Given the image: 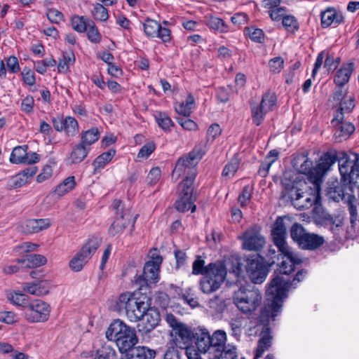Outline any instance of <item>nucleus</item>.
Segmentation results:
<instances>
[{
	"label": "nucleus",
	"instance_id": "37",
	"mask_svg": "<svg viewBox=\"0 0 359 359\" xmlns=\"http://www.w3.org/2000/svg\"><path fill=\"white\" fill-rule=\"evenodd\" d=\"M94 359H117V357L115 350L104 344L95 351Z\"/></svg>",
	"mask_w": 359,
	"mask_h": 359
},
{
	"label": "nucleus",
	"instance_id": "62",
	"mask_svg": "<svg viewBox=\"0 0 359 359\" xmlns=\"http://www.w3.org/2000/svg\"><path fill=\"white\" fill-rule=\"evenodd\" d=\"M6 65L11 73H17L20 71L18 60L15 56H10L6 60Z\"/></svg>",
	"mask_w": 359,
	"mask_h": 359
},
{
	"label": "nucleus",
	"instance_id": "41",
	"mask_svg": "<svg viewBox=\"0 0 359 359\" xmlns=\"http://www.w3.org/2000/svg\"><path fill=\"white\" fill-rule=\"evenodd\" d=\"M154 118L158 126L165 131L170 130V128L174 125L171 118L165 113L156 111L154 114Z\"/></svg>",
	"mask_w": 359,
	"mask_h": 359
},
{
	"label": "nucleus",
	"instance_id": "7",
	"mask_svg": "<svg viewBox=\"0 0 359 359\" xmlns=\"http://www.w3.org/2000/svg\"><path fill=\"white\" fill-rule=\"evenodd\" d=\"M204 152L201 148H195L186 156L180 158L176 162L172 175L177 178L186 175L180 184H193L196 176V166L202 158Z\"/></svg>",
	"mask_w": 359,
	"mask_h": 359
},
{
	"label": "nucleus",
	"instance_id": "27",
	"mask_svg": "<svg viewBox=\"0 0 359 359\" xmlns=\"http://www.w3.org/2000/svg\"><path fill=\"white\" fill-rule=\"evenodd\" d=\"M295 165L298 170L306 175L310 182V175H315L314 168H313V162L305 156H300L295 160Z\"/></svg>",
	"mask_w": 359,
	"mask_h": 359
},
{
	"label": "nucleus",
	"instance_id": "31",
	"mask_svg": "<svg viewBox=\"0 0 359 359\" xmlns=\"http://www.w3.org/2000/svg\"><path fill=\"white\" fill-rule=\"evenodd\" d=\"M91 20L86 16H79L74 15L71 18V25L74 30L79 33H83L87 31L88 26Z\"/></svg>",
	"mask_w": 359,
	"mask_h": 359
},
{
	"label": "nucleus",
	"instance_id": "20",
	"mask_svg": "<svg viewBox=\"0 0 359 359\" xmlns=\"http://www.w3.org/2000/svg\"><path fill=\"white\" fill-rule=\"evenodd\" d=\"M141 320L143 321V327L142 329L140 328L139 330L140 332H143L145 334L150 332L159 323V312L154 308H150L149 306L146 313L144 314V316H142Z\"/></svg>",
	"mask_w": 359,
	"mask_h": 359
},
{
	"label": "nucleus",
	"instance_id": "1",
	"mask_svg": "<svg viewBox=\"0 0 359 359\" xmlns=\"http://www.w3.org/2000/svg\"><path fill=\"white\" fill-rule=\"evenodd\" d=\"M306 274L305 270L298 271L292 283L285 280L281 276H277L272 279L266 291V302L258 313L254 312L261 304L262 299L261 293L255 286L250 289L248 288L249 330L251 332L254 330V334H259L260 336L254 359L261 358L271 346L273 337L269 325V320H274L275 317L280 314L283 300L287 297L289 288L302 281ZM250 334L253 333L251 332Z\"/></svg>",
	"mask_w": 359,
	"mask_h": 359
},
{
	"label": "nucleus",
	"instance_id": "46",
	"mask_svg": "<svg viewBox=\"0 0 359 359\" xmlns=\"http://www.w3.org/2000/svg\"><path fill=\"white\" fill-rule=\"evenodd\" d=\"M307 233L304 227L297 223L294 224L290 229V235L294 241L299 245L300 241L303 240L304 236Z\"/></svg>",
	"mask_w": 359,
	"mask_h": 359
},
{
	"label": "nucleus",
	"instance_id": "48",
	"mask_svg": "<svg viewBox=\"0 0 359 359\" xmlns=\"http://www.w3.org/2000/svg\"><path fill=\"white\" fill-rule=\"evenodd\" d=\"M88 28L87 36L88 40L93 43H99L101 41L102 36L93 21L90 22Z\"/></svg>",
	"mask_w": 359,
	"mask_h": 359
},
{
	"label": "nucleus",
	"instance_id": "44",
	"mask_svg": "<svg viewBox=\"0 0 359 359\" xmlns=\"http://www.w3.org/2000/svg\"><path fill=\"white\" fill-rule=\"evenodd\" d=\"M88 260V259L86 257V255H83V254L79 252L69 262V266L73 271H79L83 269Z\"/></svg>",
	"mask_w": 359,
	"mask_h": 359
},
{
	"label": "nucleus",
	"instance_id": "39",
	"mask_svg": "<svg viewBox=\"0 0 359 359\" xmlns=\"http://www.w3.org/2000/svg\"><path fill=\"white\" fill-rule=\"evenodd\" d=\"M27 148V145L15 147L11 152L10 161L15 164L24 163Z\"/></svg>",
	"mask_w": 359,
	"mask_h": 359
},
{
	"label": "nucleus",
	"instance_id": "15",
	"mask_svg": "<svg viewBox=\"0 0 359 359\" xmlns=\"http://www.w3.org/2000/svg\"><path fill=\"white\" fill-rule=\"evenodd\" d=\"M161 266L147 262L142 274L135 280L136 284L140 287L150 284H155L159 280V272Z\"/></svg>",
	"mask_w": 359,
	"mask_h": 359
},
{
	"label": "nucleus",
	"instance_id": "33",
	"mask_svg": "<svg viewBox=\"0 0 359 359\" xmlns=\"http://www.w3.org/2000/svg\"><path fill=\"white\" fill-rule=\"evenodd\" d=\"M100 137V132L97 128H90L81 133V142L83 146L90 147V146L96 142Z\"/></svg>",
	"mask_w": 359,
	"mask_h": 359
},
{
	"label": "nucleus",
	"instance_id": "42",
	"mask_svg": "<svg viewBox=\"0 0 359 359\" xmlns=\"http://www.w3.org/2000/svg\"><path fill=\"white\" fill-rule=\"evenodd\" d=\"M75 56L73 53H65L62 55V59L60 60L57 65L58 72L60 73L67 72L69 65L74 64Z\"/></svg>",
	"mask_w": 359,
	"mask_h": 359
},
{
	"label": "nucleus",
	"instance_id": "11",
	"mask_svg": "<svg viewBox=\"0 0 359 359\" xmlns=\"http://www.w3.org/2000/svg\"><path fill=\"white\" fill-rule=\"evenodd\" d=\"M269 269L264 258L255 253L248 257V277L254 284H261L266 278Z\"/></svg>",
	"mask_w": 359,
	"mask_h": 359
},
{
	"label": "nucleus",
	"instance_id": "9",
	"mask_svg": "<svg viewBox=\"0 0 359 359\" xmlns=\"http://www.w3.org/2000/svg\"><path fill=\"white\" fill-rule=\"evenodd\" d=\"M339 170L341 180L345 184H348L351 189H359V157L357 154L348 156L341 154L338 159Z\"/></svg>",
	"mask_w": 359,
	"mask_h": 359
},
{
	"label": "nucleus",
	"instance_id": "28",
	"mask_svg": "<svg viewBox=\"0 0 359 359\" xmlns=\"http://www.w3.org/2000/svg\"><path fill=\"white\" fill-rule=\"evenodd\" d=\"M115 154L116 151L114 149H109L98 156L92 163L94 168V173L104 168V166L111 161Z\"/></svg>",
	"mask_w": 359,
	"mask_h": 359
},
{
	"label": "nucleus",
	"instance_id": "36",
	"mask_svg": "<svg viewBox=\"0 0 359 359\" xmlns=\"http://www.w3.org/2000/svg\"><path fill=\"white\" fill-rule=\"evenodd\" d=\"M6 297L12 304L17 306L26 308L27 305L29 303L28 302V297L19 291L8 292Z\"/></svg>",
	"mask_w": 359,
	"mask_h": 359
},
{
	"label": "nucleus",
	"instance_id": "56",
	"mask_svg": "<svg viewBox=\"0 0 359 359\" xmlns=\"http://www.w3.org/2000/svg\"><path fill=\"white\" fill-rule=\"evenodd\" d=\"M248 36L255 42L262 43L264 39V34L261 29L248 27Z\"/></svg>",
	"mask_w": 359,
	"mask_h": 359
},
{
	"label": "nucleus",
	"instance_id": "3",
	"mask_svg": "<svg viewBox=\"0 0 359 359\" xmlns=\"http://www.w3.org/2000/svg\"><path fill=\"white\" fill-rule=\"evenodd\" d=\"M311 184L309 187L306 182L296 183L287 190V195L296 209H308L320 200V186L315 182Z\"/></svg>",
	"mask_w": 359,
	"mask_h": 359
},
{
	"label": "nucleus",
	"instance_id": "45",
	"mask_svg": "<svg viewBox=\"0 0 359 359\" xmlns=\"http://www.w3.org/2000/svg\"><path fill=\"white\" fill-rule=\"evenodd\" d=\"M160 28V24L156 20L147 19L144 23V33L149 37H155Z\"/></svg>",
	"mask_w": 359,
	"mask_h": 359
},
{
	"label": "nucleus",
	"instance_id": "32",
	"mask_svg": "<svg viewBox=\"0 0 359 359\" xmlns=\"http://www.w3.org/2000/svg\"><path fill=\"white\" fill-rule=\"evenodd\" d=\"M102 242L101 238L98 237H93L88 240V241L83 245L80 252L86 255V257L89 259L92 255L94 254Z\"/></svg>",
	"mask_w": 359,
	"mask_h": 359
},
{
	"label": "nucleus",
	"instance_id": "22",
	"mask_svg": "<svg viewBox=\"0 0 359 359\" xmlns=\"http://www.w3.org/2000/svg\"><path fill=\"white\" fill-rule=\"evenodd\" d=\"M51 225V220L46 219H30L23 224L24 230L29 233H38L45 230Z\"/></svg>",
	"mask_w": 359,
	"mask_h": 359
},
{
	"label": "nucleus",
	"instance_id": "25",
	"mask_svg": "<svg viewBox=\"0 0 359 359\" xmlns=\"http://www.w3.org/2000/svg\"><path fill=\"white\" fill-rule=\"evenodd\" d=\"M324 243V239L315 233H307L303 240L300 241L299 246L302 249L306 250H315L322 245Z\"/></svg>",
	"mask_w": 359,
	"mask_h": 359
},
{
	"label": "nucleus",
	"instance_id": "24",
	"mask_svg": "<svg viewBox=\"0 0 359 359\" xmlns=\"http://www.w3.org/2000/svg\"><path fill=\"white\" fill-rule=\"evenodd\" d=\"M90 147L83 146L80 142L76 144L72 149L69 161L72 164H78L82 162L88 156Z\"/></svg>",
	"mask_w": 359,
	"mask_h": 359
},
{
	"label": "nucleus",
	"instance_id": "10",
	"mask_svg": "<svg viewBox=\"0 0 359 359\" xmlns=\"http://www.w3.org/2000/svg\"><path fill=\"white\" fill-rule=\"evenodd\" d=\"M247 266L243 265L241 259L236 257L232 260L231 272L238 278L237 282L241 285L239 289L234 292L233 303L243 313H247V288L245 280Z\"/></svg>",
	"mask_w": 359,
	"mask_h": 359
},
{
	"label": "nucleus",
	"instance_id": "19",
	"mask_svg": "<svg viewBox=\"0 0 359 359\" xmlns=\"http://www.w3.org/2000/svg\"><path fill=\"white\" fill-rule=\"evenodd\" d=\"M282 255L283 261L279 265V271L282 274H289L292 272L294 269L296 264H299L302 262L301 258L298 257L297 255L292 250H289V253L280 252Z\"/></svg>",
	"mask_w": 359,
	"mask_h": 359
},
{
	"label": "nucleus",
	"instance_id": "51",
	"mask_svg": "<svg viewBox=\"0 0 359 359\" xmlns=\"http://www.w3.org/2000/svg\"><path fill=\"white\" fill-rule=\"evenodd\" d=\"M266 114V112L264 111V110H262V108L259 107V106H253L252 107V122L255 125L259 126L261 124V123L262 122Z\"/></svg>",
	"mask_w": 359,
	"mask_h": 359
},
{
	"label": "nucleus",
	"instance_id": "38",
	"mask_svg": "<svg viewBox=\"0 0 359 359\" xmlns=\"http://www.w3.org/2000/svg\"><path fill=\"white\" fill-rule=\"evenodd\" d=\"M75 184L74 176L68 177L56 187L55 193L58 196H62L72 190L74 188Z\"/></svg>",
	"mask_w": 359,
	"mask_h": 359
},
{
	"label": "nucleus",
	"instance_id": "61",
	"mask_svg": "<svg viewBox=\"0 0 359 359\" xmlns=\"http://www.w3.org/2000/svg\"><path fill=\"white\" fill-rule=\"evenodd\" d=\"M284 61L280 57H275L270 60L269 67L273 73H278L283 67Z\"/></svg>",
	"mask_w": 359,
	"mask_h": 359
},
{
	"label": "nucleus",
	"instance_id": "21",
	"mask_svg": "<svg viewBox=\"0 0 359 359\" xmlns=\"http://www.w3.org/2000/svg\"><path fill=\"white\" fill-rule=\"evenodd\" d=\"M260 226H255L248 231V250L259 251L265 245V239L260 234Z\"/></svg>",
	"mask_w": 359,
	"mask_h": 359
},
{
	"label": "nucleus",
	"instance_id": "16",
	"mask_svg": "<svg viewBox=\"0 0 359 359\" xmlns=\"http://www.w3.org/2000/svg\"><path fill=\"white\" fill-rule=\"evenodd\" d=\"M116 219L109 229V233L113 236L122 232L130 223L133 226L136 219V216L133 217L129 208L124 212H116Z\"/></svg>",
	"mask_w": 359,
	"mask_h": 359
},
{
	"label": "nucleus",
	"instance_id": "14",
	"mask_svg": "<svg viewBox=\"0 0 359 359\" xmlns=\"http://www.w3.org/2000/svg\"><path fill=\"white\" fill-rule=\"evenodd\" d=\"M271 236L274 244L278 248V251L289 253V250L291 248L285 242L287 231L282 217H278L276 219L272 229Z\"/></svg>",
	"mask_w": 359,
	"mask_h": 359
},
{
	"label": "nucleus",
	"instance_id": "12",
	"mask_svg": "<svg viewBox=\"0 0 359 359\" xmlns=\"http://www.w3.org/2000/svg\"><path fill=\"white\" fill-rule=\"evenodd\" d=\"M50 312L49 304L41 299H35L27 305L25 316L31 323L45 322L48 320Z\"/></svg>",
	"mask_w": 359,
	"mask_h": 359
},
{
	"label": "nucleus",
	"instance_id": "59",
	"mask_svg": "<svg viewBox=\"0 0 359 359\" xmlns=\"http://www.w3.org/2000/svg\"><path fill=\"white\" fill-rule=\"evenodd\" d=\"M188 117L189 116L177 118V121L178 123L185 130H194L196 129V123L194 121L188 118Z\"/></svg>",
	"mask_w": 359,
	"mask_h": 359
},
{
	"label": "nucleus",
	"instance_id": "47",
	"mask_svg": "<svg viewBox=\"0 0 359 359\" xmlns=\"http://www.w3.org/2000/svg\"><path fill=\"white\" fill-rule=\"evenodd\" d=\"M239 166V160L237 158H233L231 161L226 165L222 172V177L226 178L232 177L235 172L237 171Z\"/></svg>",
	"mask_w": 359,
	"mask_h": 359
},
{
	"label": "nucleus",
	"instance_id": "4",
	"mask_svg": "<svg viewBox=\"0 0 359 359\" xmlns=\"http://www.w3.org/2000/svg\"><path fill=\"white\" fill-rule=\"evenodd\" d=\"M106 337L116 343L121 353L128 352L138 342L135 329L119 319L109 325L106 331Z\"/></svg>",
	"mask_w": 359,
	"mask_h": 359
},
{
	"label": "nucleus",
	"instance_id": "49",
	"mask_svg": "<svg viewBox=\"0 0 359 359\" xmlns=\"http://www.w3.org/2000/svg\"><path fill=\"white\" fill-rule=\"evenodd\" d=\"M92 15L96 20L106 21L109 18L107 9L100 4L94 6Z\"/></svg>",
	"mask_w": 359,
	"mask_h": 359
},
{
	"label": "nucleus",
	"instance_id": "23",
	"mask_svg": "<svg viewBox=\"0 0 359 359\" xmlns=\"http://www.w3.org/2000/svg\"><path fill=\"white\" fill-rule=\"evenodd\" d=\"M344 21L341 13L334 8H327L321 13V23L323 27H327L332 25H338Z\"/></svg>",
	"mask_w": 359,
	"mask_h": 359
},
{
	"label": "nucleus",
	"instance_id": "54",
	"mask_svg": "<svg viewBox=\"0 0 359 359\" xmlns=\"http://www.w3.org/2000/svg\"><path fill=\"white\" fill-rule=\"evenodd\" d=\"M161 170L158 167L153 168L147 177V184L150 185L156 184L160 180Z\"/></svg>",
	"mask_w": 359,
	"mask_h": 359
},
{
	"label": "nucleus",
	"instance_id": "26",
	"mask_svg": "<svg viewBox=\"0 0 359 359\" xmlns=\"http://www.w3.org/2000/svg\"><path fill=\"white\" fill-rule=\"evenodd\" d=\"M334 138L337 142H342L350 137L355 131V126L349 121L343 122L341 124L335 127Z\"/></svg>",
	"mask_w": 359,
	"mask_h": 359
},
{
	"label": "nucleus",
	"instance_id": "8",
	"mask_svg": "<svg viewBox=\"0 0 359 359\" xmlns=\"http://www.w3.org/2000/svg\"><path fill=\"white\" fill-rule=\"evenodd\" d=\"M208 269L199 280V287L203 293L210 294L221 287L226 278L227 270L222 262L210 263Z\"/></svg>",
	"mask_w": 359,
	"mask_h": 359
},
{
	"label": "nucleus",
	"instance_id": "40",
	"mask_svg": "<svg viewBox=\"0 0 359 359\" xmlns=\"http://www.w3.org/2000/svg\"><path fill=\"white\" fill-rule=\"evenodd\" d=\"M63 130L67 135L73 137L79 132V123L72 116H67L64 118Z\"/></svg>",
	"mask_w": 359,
	"mask_h": 359
},
{
	"label": "nucleus",
	"instance_id": "50",
	"mask_svg": "<svg viewBox=\"0 0 359 359\" xmlns=\"http://www.w3.org/2000/svg\"><path fill=\"white\" fill-rule=\"evenodd\" d=\"M37 169L35 166L28 167L22 170L17 176L20 179L19 186H22L27 182V180L33 177L36 173Z\"/></svg>",
	"mask_w": 359,
	"mask_h": 359
},
{
	"label": "nucleus",
	"instance_id": "6",
	"mask_svg": "<svg viewBox=\"0 0 359 359\" xmlns=\"http://www.w3.org/2000/svg\"><path fill=\"white\" fill-rule=\"evenodd\" d=\"M226 332L222 330H215L203 354L208 355V359H237L236 348L231 345L226 346Z\"/></svg>",
	"mask_w": 359,
	"mask_h": 359
},
{
	"label": "nucleus",
	"instance_id": "18",
	"mask_svg": "<svg viewBox=\"0 0 359 359\" xmlns=\"http://www.w3.org/2000/svg\"><path fill=\"white\" fill-rule=\"evenodd\" d=\"M313 216L319 222L330 225L332 231L334 230V226L337 228L341 226L342 223L339 218L333 217L325 210L319 203V201L314 205Z\"/></svg>",
	"mask_w": 359,
	"mask_h": 359
},
{
	"label": "nucleus",
	"instance_id": "34",
	"mask_svg": "<svg viewBox=\"0 0 359 359\" xmlns=\"http://www.w3.org/2000/svg\"><path fill=\"white\" fill-rule=\"evenodd\" d=\"M276 94L273 92L268 91L262 96L259 107L262 108V110L268 113L273 110L276 107Z\"/></svg>",
	"mask_w": 359,
	"mask_h": 359
},
{
	"label": "nucleus",
	"instance_id": "43",
	"mask_svg": "<svg viewBox=\"0 0 359 359\" xmlns=\"http://www.w3.org/2000/svg\"><path fill=\"white\" fill-rule=\"evenodd\" d=\"M209 264L205 266V261L201 257L197 256L192 264V274L202 275L203 276L207 273Z\"/></svg>",
	"mask_w": 359,
	"mask_h": 359
},
{
	"label": "nucleus",
	"instance_id": "13",
	"mask_svg": "<svg viewBox=\"0 0 359 359\" xmlns=\"http://www.w3.org/2000/svg\"><path fill=\"white\" fill-rule=\"evenodd\" d=\"M180 193L175 202L176 209L179 212H184L191 210V212L196 210L194 205L195 198L193 196V184H180Z\"/></svg>",
	"mask_w": 359,
	"mask_h": 359
},
{
	"label": "nucleus",
	"instance_id": "5",
	"mask_svg": "<svg viewBox=\"0 0 359 359\" xmlns=\"http://www.w3.org/2000/svg\"><path fill=\"white\" fill-rule=\"evenodd\" d=\"M145 294L137 292H125L118 297L116 305L119 310L125 311L127 318L130 322H137L146 313L149 304Z\"/></svg>",
	"mask_w": 359,
	"mask_h": 359
},
{
	"label": "nucleus",
	"instance_id": "57",
	"mask_svg": "<svg viewBox=\"0 0 359 359\" xmlns=\"http://www.w3.org/2000/svg\"><path fill=\"white\" fill-rule=\"evenodd\" d=\"M231 88L229 86L219 87L217 90V97L221 102H226L229 101Z\"/></svg>",
	"mask_w": 359,
	"mask_h": 359
},
{
	"label": "nucleus",
	"instance_id": "53",
	"mask_svg": "<svg viewBox=\"0 0 359 359\" xmlns=\"http://www.w3.org/2000/svg\"><path fill=\"white\" fill-rule=\"evenodd\" d=\"M283 27L288 31H294L298 29V23L296 18L292 15H287L283 17L282 20Z\"/></svg>",
	"mask_w": 359,
	"mask_h": 359
},
{
	"label": "nucleus",
	"instance_id": "55",
	"mask_svg": "<svg viewBox=\"0 0 359 359\" xmlns=\"http://www.w3.org/2000/svg\"><path fill=\"white\" fill-rule=\"evenodd\" d=\"M208 25L210 28L224 32L226 31V26L224 22L218 18H211L208 21Z\"/></svg>",
	"mask_w": 359,
	"mask_h": 359
},
{
	"label": "nucleus",
	"instance_id": "60",
	"mask_svg": "<svg viewBox=\"0 0 359 359\" xmlns=\"http://www.w3.org/2000/svg\"><path fill=\"white\" fill-rule=\"evenodd\" d=\"M269 14L273 21L283 20V17L286 15L285 8L279 6L269 10Z\"/></svg>",
	"mask_w": 359,
	"mask_h": 359
},
{
	"label": "nucleus",
	"instance_id": "35",
	"mask_svg": "<svg viewBox=\"0 0 359 359\" xmlns=\"http://www.w3.org/2000/svg\"><path fill=\"white\" fill-rule=\"evenodd\" d=\"M133 359H154L156 351L146 346H137L132 350Z\"/></svg>",
	"mask_w": 359,
	"mask_h": 359
},
{
	"label": "nucleus",
	"instance_id": "52",
	"mask_svg": "<svg viewBox=\"0 0 359 359\" xmlns=\"http://www.w3.org/2000/svg\"><path fill=\"white\" fill-rule=\"evenodd\" d=\"M156 145L153 142H149L141 147L138 154L137 158H147L155 150Z\"/></svg>",
	"mask_w": 359,
	"mask_h": 359
},
{
	"label": "nucleus",
	"instance_id": "30",
	"mask_svg": "<svg viewBox=\"0 0 359 359\" xmlns=\"http://www.w3.org/2000/svg\"><path fill=\"white\" fill-rule=\"evenodd\" d=\"M18 264H26V266L29 268L39 267L44 265L47 262L46 258L41 255H29L25 259H19L17 260Z\"/></svg>",
	"mask_w": 359,
	"mask_h": 359
},
{
	"label": "nucleus",
	"instance_id": "17",
	"mask_svg": "<svg viewBox=\"0 0 359 359\" xmlns=\"http://www.w3.org/2000/svg\"><path fill=\"white\" fill-rule=\"evenodd\" d=\"M336 160L334 156L326 154L323 156L318 163L314 168L315 175H310V182L318 183L320 186L323 175L335 163Z\"/></svg>",
	"mask_w": 359,
	"mask_h": 359
},
{
	"label": "nucleus",
	"instance_id": "64",
	"mask_svg": "<svg viewBox=\"0 0 359 359\" xmlns=\"http://www.w3.org/2000/svg\"><path fill=\"white\" fill-rule=\"evenodd\" d=\"M47 17L53 23H59L63 20L62 13L56 9L48 10Z\"/></svg>",
	"mask_w": 359,
	"mask_h": 359
},
{
	"label": "nucleus",
	"instance_id": "63",
	"mask_svg": "<svg viewBox=\"0 0 359 359\" xmlns=\"http://www.w3.org/2000/svg\"><path fill=\"white\" fill-rule=\"evenodd\" d=\"M22 76L26 84L33 86L35 83L34 74L31 69L25 68L22 72Z\"/></svg>",
	"mask_w": 359,
	"mask_h": 359
},
{
	"label": "nucleus",
	"instance_id": "29",
	"mask_svg": "<svg viewBox=\"0 0 359 359\" xmlns=\"http://www.w3.org/2000/svg\"><path fill=\"white\" fill-rule=\"evenodd\" d=\"M353 71V67L351 64L341 67L336 74L334 83L336 86H344L348 82L351 74Z\"/></svg>",
	"mask_w": 359,
	"mask_h": 359
},
{
	"label": "nucleus",
	"instance_id": "58",
	"mask_svg": "<svg viewBox=\"0 0 359 359\" xmlns=\"http://www.w3.org/2000/svg\"><path fill=\"white\" fill-rule=\"evenodd\" d=\"M339 64V58H334L331 55H327L324 64V68H325L328 72H333L337 69Z\"/></svg>",
	"mask_w": 359,
	"mask_h": 359
},
{
	"label": "nucleus",
	"instance_id": "2",
	"mask_svg": "<svg viewBox=\"0 0 359 359\" xmlns=\"http://www.w3.org/2000/svg\"><path fill=\"white\" fill-rule=\"evenodd\" d=\"M166 322L172 328V341L177 348L184 349L187 359H198L207 350L208 342L211 337L207 329L197 327L192 329L179 321L174 315H166Z\"/></svg>",
	"mask_w": 359,
	"mask_h": 359
}]
</instances>
